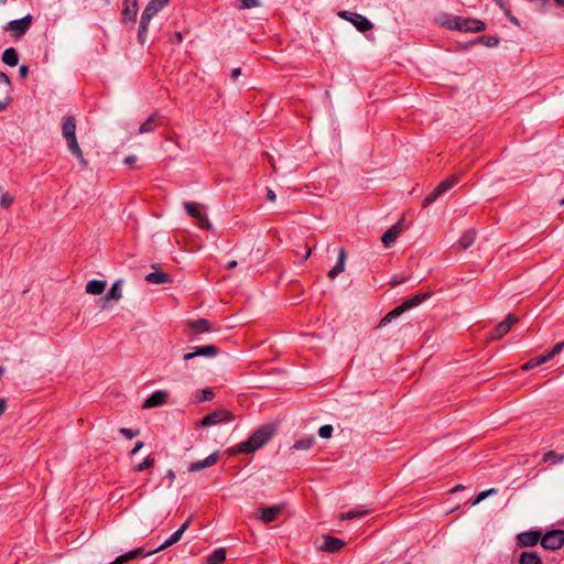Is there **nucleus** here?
<instances>
[{
    "label": "nucleus",
    "instance_id": "1",
    "mask_svg": "<svg viewBox=\"0 0 564 564\" xmlns=\"http://www.w3.org/2000/svg\"><path fill=\"white\" fill-rule=\"evenodd\" d=\"M274 424H264L257 429L252 435L236 447L237 453H253L261 448L274 435Z\"/></svg>",
    "mask_w": 564,
    "mask_h": 564
},
{
    "label": "nucleus",
    "instance_id": "2",
    "mask_svg": "<svg viewBox=\"0 0 564 564\" xmlns=\"http://www.w3.org/2000/svg\"><path fill=\"white\" fill-rule=\"evenodd\" d=\"M62 134L67 142V147L70 153L79 161L83 167H86L87 161L83 155L82 149L79 148L76 138V120L74 116H67L64 118L62 124Z\"/></svg>",
    "mask_w": 564,
    "mask_h": 564
},
{
    "label": "nucleus",
    "instance_id": "3",
    "mask_svg": "<svg viewBox=\"0 0 564 564\" xmlns=\"http://www.w3.org/2000/svg\"><path fill=\"white\" fill-rule=\"evenodd\" d=\"M169 0H151L141 14L138 40L141 44L145 43L149 24L154 15H156L166 4Z\"/></svg>",
    "mask_w": 564,
    "mask_h": 564
},
{
    "label": "nucleus",
    "instance_id": "4",
    "mask_svg": "<svg viewBox=\"0 0 564 564\" xmlns=\"http://www.w3.org/2000/svg\"><path fill=\"white\" fill-rule=\"evenodd\" d=\"M430 296L429 293H417L413 297L404 301L401 305L393 308L391 312H389L380 322V325H386L390 323L393 318L399 317L404 312L416 307L421 303H423L427 297Z\"/></svg>",
    "mask_w": 564,
    "mask_h": 564
},
{
    "label": "nucleus",
    "instance_id": "5",
    "mask_svg": "<svg viewBox=\"0 0 564 564\" xmlns=\"http://www.w3.org/2000/svg\"><path fill=\"white\" fill-rule=\"evenodd\" d=\"M448 25L451 29L465 32H480L486 28L485 23L480 20L462 17L453 18L449 20Z\"/></svg>",
    "mask_w": 564,
    "mask_h": 564
},
{
    "label": "nucleus",
    "instance_id": "6",
    "mask_svg": "<svg viewBox=\"0 0 564 564\" xmlns=\"http://www.w3.org/2000/svg\"><path fill=\"white\" fill-rule=\"evenodd\" d=\"M541 545L545 550L555 551L564 545V531L556 529L541 535Z\"/></svg>",
    "mask_w": 564,
    "mask_h": 564
},
{
    "label": "nucleus",
    "instance_id": "7",
    "mask_svg": "<svg viewBox=\"0 0 564 564\" xmlns=\"http://www.w3.org/2000/svg\"><path fill=\"white\" fill-rule=\"evenodd\" d=\"M338 15L349 21L360 32H367L373 28V24L362 14L350 11H340Z\"/></svg>",
    "mask_w": 564,
    "mask_h": 564
},
{
    "label": "nucleus",
    "instance_id": "8",
    "mask_svg": "<svg viewBox=\"0 0 564 564\" xmlns=\"http://www.w3.org/2000/svg\"><path fill=\"white\" fill-rule=\"evenodd\" d=\"M212 329V323L206 318H199L187 324V336L191 341L197 340L199 334Z\"/></svg>",
    "mask_w": 564,
    "mask_h": 564
},
{
    "label": "nucleus",
    "instance_id": "9",
    "mask_svg": "<svg viewBox=\"0 0 564 564\" xmlns=\"http://www.w3.org/2000/svg\"><path fill=\"white\" fill-rule=\"evenodd\" d=\"M31 22L32 17L31 14H28L21 19L10 21L7 24L6 30L11 31L15 37H20L28 31V29L31 25Z\"/></svg>",
    "mask_w": 564,
    "mask_h": 564
},
{
    "label": "nucleus",
    "instance_id": "10",
    "mask_svg": "<svg viewBox=\"0 0 564 564\" xmlns=\"http://www.w3.org/2000/svg\"><path fill=\"white\" fill-rule=\"evenodd\" d=\"M284 505H273L270 507L259 509L257 518L263 523H271L275 521L283 512Z\"/></svg>",
    "mask_w": 564,
    "mask_h": 564
},
{
    "label": "nucleus",
    "instance_id": "11",
    "mask_svg": "<svg viewBox=\"0 0 564 564\" xmlns=\"http://www.w3.org/2000/svg\"><path fill=\"white\" fill-rule=\"evenodd\" d=\"M518 322V317L513 314H509L502 322H500L490 335L491 340L502 338L511 327Z\"/></svg>",
    "mask_w": 564,
    "mask_h": 564
},
{
    "label": "nucleus",
    "instance_id": "12",
    "mask_svg": "<svg viewBox=\"0 0 564 564\" xmlns=\"http://www.w3.org/2000/svg\"><path fill=\"white\" fill-rule=\"evenodd\" d=\"M219 354V348L216 345H206L195 347L194 351L187 352L184 355L183 359L185 361L192 360L196 357H216Z\"/></svg>",
    "mask_w": 564,
    "mask_h": 564
},
{
    "label": "nucleus",
    "instance_id": "13",
    "mask_svg": "<svg viewBox=\"0 0 564 564\" xmlns=\"http://www.w3.org/2000/svg\"><path fill=\"white\" fill-rule=\"evenodd\" d=\"M539 541H541V532L538 530L521 532L517 535V544L521 547L534 546Z\"/></svg>",
    "mask_w": 564,
    "mask_h": 564
},
{
    "label": "nucleus",
    "instance_id": "14",
    "mask_svg": "<svg viewBox=\"0 0 564 564\" xmlns=\"http://www.w3.org/2000/svg\"><path fill=\"white\" fill-rule=\"evenodd\" d=\"M232 420V414L227 410H218L209 413L202 420V425L212 426L221 422H230Z\"/></svg>",
    "mask_w": 564,
    "mask_h": 564
},
{
    "label": "nucleus",
    "instance_id": "15",
    "mask_svg": "<svg viewBox=\"0 0 564 564\" xmlns=\"http://www.w3.org/2000/svg\"><path fill=\"white\" fill-rule=\"evenodd\" d=\"M183 206H184L185 210L188 213V215L197 220V224L202 228H209L210 227V223L208 220L207 215L202 213L198 209L196 204H194V203H184Z\"/></svg>",
    "mask_w": 564,
    "mask_h": 564
},
{
    "label": "nucleus",
    "instance_id": "16",
    "mask_svg": "<svg viewBox=\"0 0 564 564\" xmlns=\"http://www.w3.org/2000/svg\"><path fill=\"white\" fill-rule=\"evenodd\" d=\"M345 541L332 535H324L323 543L318 546V550L328 553H335L345 546Z\"/></svg>",
    "mask_w": 564,
    "mask_h": 564
},
{
    "label": "nucleus",
    "instance_id": "17",
    "mask_svg": "<svg viewBox=\"0 0 564 564\" xmlns=\"http://www.w3.org/2000/svg\"><path fill=\"white\" fill-rule=\"evenodd\" d=\"M404 225L402 220H399L395 223L391 228H389L381 237V241L383 245L389 246L390 243H393L398 236L403 230Z\"/></svg>",
    "mask_w": 564,
    "mask_h": 564
},
{
    "label": "nucleus",
    "instance_id": "18",
    "mask_svg": "<svg viewBox=\"0 0 564 564\" xmlns=\"http://www.w3.org/2000/svg\"><path fill=\"white\" fill-rule=\"evenodd\" d=\"M138 14V1L137 0H124L122 10L123 22H134Z\"/></svg>",
    "mask_w": 564,
    "mask_h": 564
},
{
    "label": "nucleus",
    "instance_id": "19",
    "mask_svg": "<svg viewBox=\"0 0 564 564\" xmlns=\"http://www.w3.org/2000/svg\"><path fill=\"white\" fill-rule=\"evenodd\" d=\"M217 460H218V453H213L209 456H207L205 459L192 463L188 466V471L195 473V471H199L204 468L212 467L217 463Z\"/></svg>",
    "mask_w": 564,
    "mask_h": 564
},
{
    "label": "nucleus",
    "instance_id": "20",
    "mask_svg": "<svg viewBox=\"0 0 564 564\" xmlns=\"http://www.w3.org/2000/svg\"><path fill=\"white\" fill-rule=\"evenodd\" d=\"M259 251H261V249H257L256 253L250 252L249 249H242V252L237 256V259L241 265L249 269L252 262H258L263 257Z\"/></svg>",
    "mask_w": 564,
    "mask_h": 564
},
{
    "label": "nucleus",
    "instance_id": "21",
    "mask_svg": "<svg viewBox=\"0 0 564 564\" xmlns=\"http://www.w3.org/2000/svg\"><path fill=\"white\" fill-rule=\"evenodd\" d=\"M167 393L163 390L155 391L142 404L143 409L160 406L166 402Z\"/></svg>",
    "mask_w": 564,
    "mask_h": 564
},
{
    "label": "nucleus",
    "instance_id": "22",
    "mask_svg": "<svg viewBox=\"0 0 564 564\" xmlns=\"http://www.w3.org/2000/svg\"><path fill=\"white\" fill-rule=\"evenodd\" d=\"M346 262L345 249H339L336 264L328 271V278L334 280L339 273L344 272Z\"/></svg>",
    "mask_w": 564,
    "mask_h": 564
},
{
    "label": "nucleus",
    "instance_id": "23",
    "mask_svg": "<svg viewBox=\"0 0 564 564\" xmlns=\"http://www.w3.org/2000/svg\"><path fill=\"white\" fill-rule=\"evenodd\" d=\"M369 513H370V509L358 507L356 509H351L349 511L340 513L339 521L359 519V518L368 516Z\"/></svg>",
    "mask_w": 564,
    "mask_h": 564
},
{
    "label": "nucleus",
    "instance_id": "24",
    "mask_svg": "<svg viewBox=\"0 0 564 564\" xmlns=\"http://www.w3.org/2000/svg\"><path fill=\"white\" fill-rule=\"evenodd\" d=\"M145 281L152 284H165L171 283L172 279L169 274L164 273L163 271H153L145 275Z\"/></svg>",
    "mask_w": 564,
    "mask_h": 564
},
{
    "label": "nucleus",
    "instance_id": "25",
    "mask_svg": "<svg viewBox=\"0 0 564 564\" xmlns=\"http://www.w3.org/2000/svg\"><path fill=\"white\" fill-rule=\"evenodd\" d=\"M106 285L105 280H91L86 284V292L93 295H100L105 292Z\"/></svg>",
    "mask_w": 564,
    "mask_h": 564
},
{
    "label": "nucleus",
    "instance_id": "26",
    "mask_svg": "<svg viewBox=\"0 0 564 564\" xmlns=\"http://www.w3.org/2000/svg\"><path fill=\"white\" fill-rule=\"evenodd\" d=\"M121 280H117L110 288L104 301H118L122 296Z\"/></svg>",
    "mask_w": 564,
    "mask_h": 564
},
{
    "label": "nucleus",
    "instance_id": "27",
    "mask_svg": "<svg viewBox=\"0 0 564 564\" xmlns=\"http://www.w3.org/2000/svg\"><path fill=\"white\" fill-rule=\"evenodd\" d=\"M2 62L8 66H17L19 63V55L15 48L9 47L2 54Z\"/></svg>",
    "mask_w": 564,
    "mask_h": 564
},
{
    "label": "nucleus",
    "instance_id": "28",
    "mask_svg": "<svg viewBox=\"0 0 564 564\" xmlns=\"http://www.w3.org/2000/svg\"><path fill=\"white\" fill-rule=\"evenodd\" d=\"M519 564H542V560L536 552L524 551L519 556Z\"/></svg>",
    "mask_w": 564,
    "mask_h": 564
},
{
    "label": "nucleus",
    "instance_id": "29",
    "mask_svg": "<svg viewBox=\"0 0 564 564\" xmlns=\"http://www.w3.org/2000/svg\"><path fill=\"white\" fill-rule=\"evenodd\" d=\"M182 538V534L181 532H178L177 530L172 533V535L164 541V543H162L159 547H156L155 550L153 551H150L149 554H155L158 552H161L170 546H172L173 544L177 543Z\"/></svg>",
    "mask_w": 564,
    "mask_h": 564
},
{
    "label": "nucleus",
    "instance_id": "30",
    "mask_svg": "<svg viewBox=\"0 0 564 564\" xmlns=\"http://www.w3.org/2000/svg\"><path fill=\"white\" fill-rule=\"evenodd\" d=\"M226 560V550L220 547L208 555L206 564H220Z\"/></svg>",
    "mask_w": 564,
    "mask_h": 564
},
{
    "label": "nucleus",
    "instance_id": "31",
    "mask_svg": "<svg viewBox=\"0 0 564 564\" xmlns=\"http://www.w3.org/2000/svg\"><path fill=\"white\" fill-rule=\"evenodd\" d=\"M314 442H315V437L314 436H308V437H305V438L297 440L293 444L292 449H295V451H308L313 446Z\"/></svg>",
    "mask_w": 564,
    "mask_h": 564
},
{
    "label": "nucleus",
    "instance_id": "32",
    "mask_svg": "<svg viewBox=\"0 0 564 564\" xmlns=\"http://www.w3.org/2000/svg\"><path fill=\"white\" fill-rule=\"evenodd\" d=\"M476 240L475 229H468L459 239V247H470Z\"/></svg>",
    "mask_w": 564,
    "mask_h": 564
},
{
    "label": "nucleus",
    "instance_id": "33",
    "mask_svg": "<svg viewBox=\"0 0 564 564\" xmlns=\"http://www.w3.org/2000/svg\"><path fill=\"white\" fill-rule=\"evenodd\" d=\"M156 113L150 116L139 128V133H149L155 129Z\"/></svg>",
    "mask_w": 564,
    "mask_h": 564
},
{
    "label": "nucleus",
    "instance_id": "34",
    "mask_svg": "<svg viewBox=\"0 0 564 564\" xmlns=\"http://www.w3.org/2000/svg\"><path fill=\"white\" fill-rule=\"evenodd\" d=\"M456 184V177L452 176L451 178H447L440 183L436 187L437 192L443 195L445 192L451 189Z\"/></svg>",
    "mask_w": 564,
    "mask_h": 564
},
{
    "label": "nucleus",
    "instance_id": "35",
    "mask_svg": "<svg viewBox=\"0 0 564 564\" xmlns=\"http://www.w3.org/2000/svg\"><path fill=\"white\" fill-rule=\"evenodd\" d=\"M544 460L550 462L552 464L562 463L564 460V455L557 454L553 451H550V452L545 453Z\"/></svg>",
    "mask_w": 564,
    "mask_h": 564
},
{
    "label": "nucleus",
    "instance_id": "36",
    "mask_svg": "<svg viewBox=\"0 0 564 564\" xmlns=\"http://www.w3.org/2000/svg\"><path fill=\"white\" fill-rule=\"evenodd\" d=\"M497 492H498V490L496 488H490V489H487L485 491H481L477 496V498L471 502V506H476V505L480 503L482 500H485L489 496L497 495Z\"/></svg>",
    "mask_w": 564,
    "mask_h": 564
},
{
    "label": "nucleus",
    "instance_id": "37",
    "mask_svg": "<svg viewBox=\"0 0 564 564\" xmlns=\"http://www.w3.org/2000/svg\"><path fill=\"white\" fill-rule=\"evenodd\" d=\"M154 464H155L154 458L149 456V457H147L142 463H140L139 465H137V466L134 467V470H135V471H138V473H140V471H143V470L148 469V468L153 467V466H154Z\"/></svg>",
    "mask_w": 564,
    "mask_h": 564
},
{
    "label": "nucleus",
    "instance_id": "38",
    "mask_svg": "<svg viewBox=\"0 0 564 564\" xmlns=\"http://www.w3.org/2000/svg\"><path fill=\"white\" fill-rule=\"evenodd\" d=\"M477 41L489 47H494L499 43V39L497 36H481Z\"/></svg>",
    "mask_w": 564,
    "mask_h": 564
},
{
    "label": "nucleus",
    "instance_id": "39",
    "mask_svg": "<svg viewBox=\"0 0 564 564\" xmlns=\"http://www.w3.org/2000/svg\"><path fill=\"white\" fill-rule=\"evenodd\" d=\"M333 431H334L333 426L326 424V425H323L319 427L318 435L322 438H329V437H332Z\"/></svg>",
    "mask_w": 564,
    "mask_h": 564
},
{
    "label": "nucleus",
    "instance_id": "40",
    "mask_svg": "<svg viewBox=\"0 0 564 564\" xmlns=\"http://www.w3.org/2000/svg\"><path fill=\"white\" fill-rule=\"evenodd\" d=\"M441 196V194L437 192V189L435 188L433 192H431L423 200V206L426 207L431 204H433L438 197Z\"/></svg>",
    "mask_w": 564,
    "mask_h": 564
},
{
    "label": "nucleus",
    "instance_id": "41",
    "mask_svg": "<svg viewBox=\"0 0 564 564\" xmlns=\"http://www.w3.org/2000/svg\"><path fill=\"white\" fill-rule=\"evenodd\" d=\"M441 196V194L437 192V189L435 188L433 192H431L423 200V206L426 207L431 204H433L438 197Z\"/></svg>",
    "mask_w": 564,
    "mask_h": 564
},
{
    "label": "nucleus",
    "instance_id": "42",
    "mask_svg": "<svg viewBox=\"0 0 564 564\" xmlns=\"http://www.w3.org/2000/svg\"><path fill=\"white\" fill-rule=\"evenodd\" d=\"M14 198L9 193H3L0 197V206L2 208H8L13 203Z\"/></svg>",
    "mask_w": 564,
    "mask_h": 564
},
{
    "label": "nucleus",
    "instance_id": "43",
    "mask_svg": "<svg viewBox=\"0 0 564 564\" xmlns=\"http://www.w3.org/2000/svg\"><path fill=\"white\" fill-rule=\"evenodd\" d=\"M119 433H120L122 436H124V437H127V438H130V440H131V438H133V437H135V436H138V435H139V430H131V429H127V427H121V429L119 430Z\"/></svg>",
    "mask_w": 564,
    "mask_h": 564
},
{
    "label": "nucleus",
    "instance_id": "44",
    "mask_svg": "<svg viewBox=\"0 0 564 564\" xmlns=\"http://www.w3.org/2000/svg\"><path fill=\"white\" fill-rule=\"evenodd\" d=\"M260 2L259 0H241V8L242 9H250L254 7H259Z\"/></svg>",
    "mask_w": 564,
    "mask_h": 564
},
{
    "label": "nucleus",
    "instance_id": "45",
    "mask_svg": "<svg viewBox=\"0 0 564 564\" xmlns=\"http://www.w3.org/2000/svg\"><path fill=\"white\" fill-rule=\"evenodd\" d=\"M564 348V341L556 344L550 351V356L553 358L557 354H560Z\"/></svg>",
    "mask_w": 564,
    "mask_h": 564
},
{
    "label": "nucleus",
    "instance_id": "46",
    "mask_svg": "<svg viewBox=\"0 0 564 564\" xmlns=\"http://www.w3.org/2000/svg\"><path fill=\"white\" fill-rule=\"evenodd\" d=\"M213 398H214V392L212 390H209V389H206V390L203 391V394H202L199 400L202 402H205V401L212 400Z\"/></svg>",
    "mask_w": 564,
    "mask_h": 564
},
{
    "label": "nucleus",
    "instance_id": "47",
    "mask_svg": "<svg viewBox=\"0 0 564 564\" xmlns=\"http://www.w3.org/2000/svg\"><path fill=\"white\" fill-rule=\"evenodd\" d=\"M551 359H552V357L547 352V354H545V355H543L541 357L534 358V364L540 366V365L545 364L546 361H549Z\"/></svg>",
    "mask_w": 564,
    "mask_h": 564
},
{
    "label": "nucleus",
    "instance_id": "48",
    "mask_svg": "<svg viewBox=\"0 0 564 564\" xmlns=\"http://www.w3.org/2000/svg\"><path fill=\"white\" fill-rule=\"evenodd\" d=\"M500 9L505 12V14H509L508 0H494Z\"/></svg>",
    "mask_w": 564,
    "mask_h": 564
},
{
    "label": "nucleus",
    "instance_id": "49",
    "mask_svg": "<svg viewBox=\"0 0 564 564\" xmlns=\"http://www.w3.org/2000/svg\"><path fill=\"white\" fill-rule=\"evenodd\" d=\"M122 557H123V560H124V562H126V563H128L129 561H132V560L137 558L134 550H131V551H129V552H127V553L122 554Z\"/></svg>",
    "mask_w": 564,
    "mask_h": 564
},
{
    "label": "nucleus",
    "instance_id": "50",
    "mask_svg": "<svg viewBox=\"0 0 564 564\" xmlns=\"http://www.w3.org/2000/svg\"><path fill=\"white\" fill-rule=\"evenodd\" d=\"M122 557H123V560H124V562H126V563H128L129 561H132V560L137 558L134 550H131V551H129V552H127V553L122 554Z\"/></svg>",
    "mask_w": 564,
    "mask_h": 564
},
{
    "label": "nucleus",
    "instance_id": "51",
    "mask_svg": "<svg viewBox=\"0 0 564 564\" xmlns=\"http://www.w3.org/2000/svg\"><path fill=\"white\" fill-rule=\"evenodd\" d=\"M122 557H123V560H124V562H126V563H128L129 561H132V560L137 558L134 550H131V551H129V552H127V553L122 554Z\"/></svg>",
    "mask_w": 564,
    "mask_h": 564
},
{
    "label": "nucleus",
    "instance_id": "52",
    "mask_svg": "<svg viewBox=\"0 0 564 564\" xmlns=\"http://www.w3.org/2000/svg\"><path fill=\"white\" fill-rule=\"evenodd\" d=\"M0 83L7 85L8 87L11 86V80L8 75H6L3 72L0 70Z\"/></svg>",
    "mask_w": 564,
    "mask_h": 564
},
{
    "label": "nucleus",
    "instance_id": "53",
    "mask_svg": "<svg viewBox=\"0 0 564 564\" xmlns=\"http://www.w3.org/2000/svg\"><path fill=\"white\" fill-rule=\"evenodd\" d=\"M191 522H192V518H188L182 525L180 529H177L178 532H181V534L183 535L184 532L188 529V527L191 525Z\"/></svg>",
    "mask_w": 564,
    "mask_h": 564
},
{
    "label": "nucleus",
    "instance_id": "54",
    "mask_svg": "<svg viewBox=\"0 0 564 564\" xmlns=\"http://www.w3.org/2000/svg\"><path fill=\"white\" fill-rule=\"evenodd\" d=\"M28 74H29L28 66H25V65L20 66V68H19V76L21 78H25L28 76Z\"/></svg>",
    "mask_w": 564,
    "mask_h": 564
},
{
    "label": "nucleus",
    "instance_id": "55",
    "mask_svg": "<svg viewBox=\"0 0 564 564\" xmlns=\"http://www.w3.org/2000/svg\"><path fill=\"white\" fill-rule=\"evenodd\" d=\"M538 365L534 364V358L529 360L528 362H525L523 366H522V370H530L534 367H536Z\"/></svg>",
    "mask_w": 564,
    "mask_h": 564
},
{
    "label": "nucleus",
    "instance_id": "56",
    "mask_svg": "<svg viewBox=\"0 0 564 564\" xmlns=\"http://www.w3.org/2000/svg\"><path fill=\"white\" fill-rule=\"evenodd\" d=\"M143 447V442L139 441L135 443L134 447L131 449V455H135Z\"/></svg>",
    "mask_w": 564,
    "mask_h": 564
},
{
    "label": "nucleus",
    "instance_id": "57",
    "mask_svg": "<svg viewBox=\"0 0 564 564\" xmlns=\"http://www.w3.org/2000/svg\"><path fill=\"white\" fill-rule=\"evenodd\" d=\"M134 552H135V556L139 557V556H149V552L145 553L144 549L143 547H137L134 549Z\"/></svg>",
    "mask_w": 564,
    "mask_h": 564
},
{
    "label": "nucleus",
    "instance_id": "58",
    "mask_svg": "<svg viewBox=\"0 0 564 564\" xmlns=\"http://www.w3.org/2000/svg\"><path fill=\"white\" fill-rule=\"evenodd\" d=\"M267 198H268V200H270V202H275V199H276V195H275V193H274L272 189H270V188H269V189L267 191Z\"/></svg>",
    "mask_w": 564,
    "mask_h": 564
},
{
    "label": "nucleus",
    "instance_id": "59",
    "mask_svg": "<svg viewBox=\"0 0 564 564\" xmlns=\"http://www.w3.org/2000/svg\"><path fill=\"white\" fill-rule=\"evenodd\" d=\"M166 477H167V478H169V480H170V485H169V486H171V485H172V482H173V480L175 479V473H174L172 469H169V470L166 471Z\"/></svg>",
    "mask_w": 564,
    "mask_h": 564
},
{
    "label": "nucleus",
    "instance_id": "60",
    "mask_svg": "<svg viewBox=\"0 0 564 564\" xmlns=\"http://www.w3.org/2000/svg\"><path fill=\"white\" fill-rule=\"evenodd\" d=\"M506 15L511 23H513L516 25H520L519 20L514 15H512L510 11H509V14H506Z\"/></svg>",
    "mask_w": 564,
    "mask_h": 564
},
{
    "label": "nucleus",
    "instance_id": "61",
    "mask_svg": "<svg viewBox=\"0 0 564 564\" xmlns=\"http://www.w3.org/2000/svg\"><path fill=\"white\" fill-rule=\"evenodd\" d=\"M240 74H241V68H239V67L238 68H234L231 70V78L232 79H237L240 76Z\"/></svg>",
    "mask_w": 564,
    "mask_h": 564
},
{
    "label": "nucleus",
    "instance_id": "62",
    "mask_svg": "<svg viewBox=\"0 0 564 564\" xmlns=\"http://www.w3.org/2000/svg\"><path fill=\"white\" fill-rule=\"evenodd\" d=\"M239 261L238 259L231 260L227 263V269L232 270L238 265Z\"/></svg>",
    "mask_w": 564,
    "mask_h": 564
},
{
    "label": "nucleus",
    "instance_id": "63",
    "mask_svg": "<svg viewBox=\"0 0 564 564\" xmlns=\"http://www.w3.org/2000/svg\"><path fill=\"white\" fill-rule=\"evenodd\" d=\"M109 564H126V562H124L122 555H120L113 562H111Z\"/></svg>",
    "mask_w": 564,
    "mask_h": 564
},
{
    "label": "nucleus",
    "instance_id": "64",
    "mask_svg": "<svg viewBox=\"0 0 564 564\" xmlns=\"http://www.w3.org/2000/svg\"><path fill=\"white\" fill-rule=\"evenodd\" d=\"M109 564H126V562H124L122 555H120L113 562H111Z\"/></svg>",
    "mask_w": 564,
    "mask_h": 564
}]
</instances>
